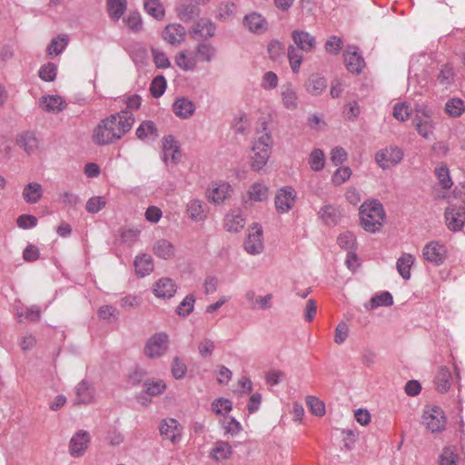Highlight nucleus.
Wrapping results in <instances>:
<instances>
[{"instance_id":"f257e3e1","label":"nucleus","mask_w":465,"mask_h":465,"mask_svg":"<svg viewBox=\"0 0 465 465\" xmlns=\"http://www.w3.org/2000/svg\"><path fill=\"white\" fill-rule=\"evenodd\" d=\"M134 124V114L121 111L103 119L94 128L93 141L98 145L113 143L128 133Z\"/></svg>"},{"instance_id":"f03ea898","label":"nucleus","mask_w":465,"mask_h":465,"mask_svg":"<svg viewBox=\"0 0 465 465\" xmlns=\"http://www.w3.org/2000/svg\"><path fill=\"white\" fill-rule=\"evenodd\" d=\"M437 66L432 54L422 53L412 56L409 67V86L426 87Z\"/></svg>"},{"instance_id":"7ed1b4c3","label":"nucleus","mask_w":465,"mask_h":465,"mask_svg":"<svg viewBox=\"0 0 465 465\" xmlns=\"http://www.w3.org/2000/svg\"><path fill=\"white\" fill-rule=\"evenodd\" d=\"M273 141L271 131L262 125L254 134L252 143L251 167L253 171H261L268 163Z\"/></svg>"},{"instance_id":"20e7f679","label":"nucleus","mask_w":465,"mask_h":465,"mask_svg":"<svg viewBox=\"0 0 465 465\" xmlns=\"http://www.w3.org/2000/svg\"><path fill=\"white\" fill-rule=\"evenodd\" d=\"M361 227L369 232L381 230L385 221V211L382 204L376 199L365 201L359 209Z\"/></svg>"},{"instance_id":"39448f33","label":"nucleus","mask_w":465,"mask_h":465,"mask_svg":"<svg viewBox=\"0 0 465 465\" xmlns=\"http://www.w3.org/2000/svg\"><path fill=\"white\" fill-rule=\"evenodd\" d=\"M454 196L462 203V206L450 204L445 210V220L450 231L457 232L465 225V183L457 186L454 190Z\"/></svg>"},{"instance_id":"423d86ee","label":"nucleus","mask_w":465,"mask_h":465,"mask_svg":"<svg viewBox=\"0 0 465 465\" xmlns=\"http://www.w3.org/2000/svg\"><path fill=\"white\" fill-rule=\"evenodd\" d=\"M412 123L418 134L425 139L433 136L435 122L431 109L426 106H418Z\"/></svg>"},{"instance_id":"0eeeda50","label":"nucleus","mask_w":465,"mask_h":465,"mask_svg":"<svg viewBox=\"0 0 465 465\" xmlns=\"http://www.w3.org/2000/svg\"><path fill=\"white\" fill-rule=\"evenodd\" d=\"M169 336L165 332H157L146 341L143 352L150 359L162 357L168 350Z\"/></svg>"},{"instance_id":"6e6552de","label":"nucleus","mask_w":465,"mask_h":465,"mask_svg":"<svg viewBox=\"0 0 465 465\" xmlns=\"http://www.w3.org/2000/svg\"><path fill=\"white\" fill-rule=\"evenodd\" d=\"M422 422L431 432H440L445 429L446 418L438 406H427L422 414Z\"/></svg>"},{"instance_id":"1a4fd4ad","label":"nucleus","mask_w":465,"mask_h":465,"mask_svg":"<svg viewBox=\"0 0 465 465\" xmlns=\"http://www.w3.org/2000/svg\"><path fill=\"white\" fill-rule=\"evenodd\" d=\"M244 250L251 255H258L263 252V231L260 224L253 223L249 228L244 241Z\"/></svg>"},{"instance_id":"9d476101","label":"nucleus","mask_w":465,"mask_h":465,"mask_svg":"<svg viewBox=\"0 0 465 465\" xmlns=\"http://www.w3.org/2000/svg\"><path fill=\"white\" fill-rule=\"evenodd\" d=\"M422 257L434 266H440L447 258V248L438 241L430 242L422 249Z\"/></svg>"},{"instance_id":"9b49d317","label":"nucleus","mask_w":465,"mask_h":465,"mask_svg":"<svg viewBox=\"0 0 465 465\" xmlns=\"http://www.w3.org/2000/svg\"><path fill=\"white\" fill-rule=\"evenodd\" d=\"M403 158V152L398 146H390L378 151L375 154L376 163L383 170L391 165L399 164Z\"/></svg>"},{"instance_id":"f8f14e48","label":"nucleus","mask_w":465,"mask_h":465,"mask_svg":"<svg viewBox=\"0 0 465 465\" xmlns=\"http://www.w3.org/2000/svg\"><path fill=\"white\" fill-rule=\"evenodd\" d=\"M297 193L292 186L279 189L274 198L276 211L279 213H288L294 205Z\"/></svg>"},{"instance_id":"ddd939ff","label":"nucleus","mask_w":465,"mask_h":465,"mask_svg":"<svg viewBox=\"0 0 465 465\" xmlns=\"http://www.w3.org/2000/svg\"><path fill=\"white\" fill-rule=\"evenodd\" d=\"M91 441V435L88 431L80 430L75 432L68 446L69 454L74 458L84 456Z\"/></svg>"},{"instance_id":"4468645a","label":"nucleus","mask_w":465,"mask_h":465,"mask_svg":"<svg viewBox=\"0 0 465 465\" xmlns=\"http://www.w3.org/2000/svg\"><path fill=\"white\" fill-rule=\"evenodd\" d=\"M160 433L165 440H169L172 443H178L182 439L183 427L173 418L164 419L159 426Z\"/></svg>"},{"instance_id":"2eb2a0df","label":"nucleus","mask_w":465,"mask_h":465,"mask_svg":"<svg viewBox=\"0 0 465 465\" xmlns=\"http://www.w3.org/2000/svg\"><path fill=\"white\" fill-rule=\"evenodd\" d=\"M242 24L252 34L262 35L268 31L269 24L266 18L260 13L252 12L246 15Z\"/></svg>"},{"instance_id":"dca6fc26","label":"nucleus","mask_w":465,"mask_h":465,"mask_svg":"<svg viewBox=\"0 0 465 465\" xmlns=\"http://www.w3.org/2000/svg\"><path fill=\"white\" fill-rule=\"evenodd\" d=\"M292 39L294 47L304 53H312L316 47V38L305 30L296 29L292 32Z\"/></svg>"},{"instance_id":"f3484780","label":"nucleus","mask_w":465,"mask_h":465,"mask_svg":"<svg viewBox=\"0 0 465 465\" xmlns=\"http://www.w3.org/2000/svg\"><path fill=\"white\" fill-rule=\"evenodd\" d=\"M346 68L352 74H360L365 62L362 56L358 53V48L355 46H349L343 54Z\"/></svg>"},{"instance_id":"a211bd4d","label":"nucleus","mask_w":465,"mask_h":465,"mask_svg":"<svg viewBox=\"0 0 465 465\" xmlns=\"http://www.w3.org/2000/svg\"><path fill=\"white\" fill-rule=\"evenodd\" d=\"M181 157L179 145L173 136H165L163 140V161L166 163H176Z\"/></svg>"},{"instance_id":"6ab92c4d","label":"nucleus","mask_w":465,"mask_h":465,"mask_svg":"<svg viewBox=\"0 0 465 465\" xmlns=\"http://www.w3.org/2000/svg\"><path fill=\"white\" fill-rule=\"evenodd\" d=\"M186 213L193 222H203L208 213V207L203 200L192 198L186 203Z\"/></svg>"},{"instance_id":"aec40b11","label":"nucleus","mask_w":465,"mask_h":465,"mask_svg":"<svg viewBox=\"0 0 465 465\" xmlns=\"http://www.w3.org/2000/svg\"><path fill=\"white\" fill-rule=\"evenodd\" d=\"M216 32L215 25L207 18L199 19L192 28L193 38L207 39L214 36Z\"/></svg>"},{"instance_id":"412c9836","label":"nucleus","mask_w":465,"mask_h":465,"mask_svg":"<svg viewBox=\"0 0 465 465\" xmlns=\"http://www.w3.org/2000/svg\"><path fill=\"white\" fill-rule=\"evenodd\" d=\"M282 104L284 108L294 111L298 108L299 98L295 87L291 83H286L281 86L280 92Z\"/></svg>"},{"instance_id":"4be33fe9","label":"nucleus","mask_w":465,"mask_h":465,"mask_svg":"<svg viewBox=\"0 0 465 465\" xmlns=\"http://www.w3.org/2000/svg\"><path fill=\"white\" fill-rule=\"evenodd\" d=\"M197 63H211L217 55V48L209 42L198 43L193 50Z\"/></svg>"},{"instance_id":"5701e85b","label":"nucleus","mask_w":465,"mask_h":465,"mask_svg":"<svg viewBox=\"0 0 465 465\" xmlns=\"http://www.w3.org/2000/svg\"><path fill=\"white\" fill-rule=\"evenodd\" d=\"M232 187L227 183H213L208 191L207 197L210 202L220 204L230 196Z\"/></svg>"},{"instance_id":"b1692460","label":"nucleus","mask_w":465,"mask_h":465,"mask_svg":"<svg viewBox=\"0 0 465 465\" xmlns=\"http://www.w3.org/2000/svg\"><path fill=\"white\" fill-rule=\"evenodd\" d=\"M177 290L176 284L170 278H161L153 285V292L158 298L170 299Z\"/></svg>"},{"instance_id":"393cba45","label":"nucleus","mask_w":465,"mask_h":465,"mask_svg":"<svg viewBox=\"0 0 465 465\" xmlns=\"http://www.w3.org/2000/svg\"><path fill=\"white\" fill-rule=\"evenodd\" d=\"M185 35L186 30L180 24L168 25L163 32V39L173 45L183 42Z\"/></svg>"},{"instance_id":"a878e982","label":"nucleus","mask_w":465,"mask_h":465,"mask_svg":"<svg viewBox=\"0 0 465 465\" xmlns=\"http://www.w3.org/2000/svg\"><path fill=\"white\" fill-rule=\"evenodd\" d=\"M173 111L179 118L188 119L194 114L195 105L189 98L181 96L175 99Z\"/></svg>"},{"instance_id":"bb28decb","label":"nucleus","mask_w":465,"mask_h":465,"mask_svg":"<svg viewBox=\"0 0 465 465\" xmlns=\"http://www.w3.org/2000/svg\"><path fill=\"white\" fill-rule=\"evenodd\" d=\"M75 396L74 399V403L80 405V404H89L94 400V390L91 386V384L85 381H81L76 386H75Z\"/></svg>"},{"instance_id":"cd10ccee","label":"nucleus","mask_w":465,"mask_h":465,"mask_svg":"<svg viewBox=\"0 0 465 465\" xmlns=\"http://www.w3.org/2000/svg\"><path fill=\"white\" fill-rule=\"evenodd\" d=\"M40 107L50 114H58L65 108V101L59 95H45L39 101Z\"/></svg>"},{"instance_id":"c85d7f7f","label":"nucleus","mask_w":465,"mask_h":465,"mask_svg":"<svg viewBox=\"0 0 465 465\" xmlns=\"http://www.w3.org/2000/svg\"><path fill=\"white\" fill-rule=\"evenodd\" d=\"M246 218L241 210L228 213L224 218V228L228 232H237L245 225Z\"/></svg>"},{"instance_id":"c756f323","label":"nucleus","mask_w":465,"mask_h":465,"mask_svg":"<svg viewBox=\"0 0 465 465\" xmlns=\"http://www.w3.org/2000/svg\"><path fill=\"white\" fill-rule=\"evenodd\" d=\"M175 64L183 72H193L197 68V61L194 53L181 51L174 57Z\"/></svg>"},{"instance_id":"7c9ffc66","label":"nucleus","mask_w":465,"mask_h":465,"mask_svg":"<svg viewBox=\"0 0 465 465\" xmlns=\"http://www.w3.org/2000/svg\"><path fill=\"white\" fill-rule=\"evenodd\" d=\"M176 13L180 20L186 23L198 16L200 10L192 1L184 0L177 6Z\"/></svg>"},{"instance_id":"2f4dec72","label":"nucleus","mask_w":465,"mask_h":465,"mask_svg":"<svg viewBox=\"0 0 465 465\" xmlns=\"http://www.w3.org/2000/svg\"><path fill=\"white\" fill-rule=\"evenodd\" d=\"M245 299L252 309L266 310L272 307V294L268 293L265 296H256L254 291L251 290L245 293Z\"/></svg>"},{"instance_id":"473e14b6","label":"nucleus","mask_w":465,"mask_h":465,"mask_svg":"<svg viewBox=\"0 0 465 465\" xmlns=\"http://www.w3.org/2000/svg\"><path fill=\"white\" fill-rule=\"evenodd\" d=\"M232 454V448L223 440H218L210 450V457L215 461L228 460Z\"/></svg>"},{"instance_id":"72a5a7b5","label":"nucleus","mask_w":465,"mask_h":465,"mask_svg":"<svg viewBox=\"0 0 465 465\" xmlns=\"http://www.w3.org/2000/svg\"><path fill=\"white\" fill-rule=\"evenodd\" d=\"M136 135L143 142H151L158 137V131L153 122L144 121L136 129Z\"/></svg>"},{"instance_id":"f704fd0d","label":"nucleus","mask_w":465,"mask_h":465,"mask_svg":"<svg viewBox=\"0 0 465 465\" xmlns=\"http://www.w3.org/2000/svg\"><path fill=\"white\" fill-rule=\"evenodd\" d=\"M153 253L161 259L168 260L174 256V246L165 239L157 240L153 246Z\"/></svg>"},{"instance_id":"c9c22d12","label":"nucleus","mask_w":465,"mask_h":465,"mask_svg":"<svg viewBox=\"0 0 465 465\" xmlns=\"http://www.w3.org/2000/svg\"><path fill=\"white\" fill-rule=\"evenodd\" d=\"M135 272L140 277L149 275L153 271V262L150 255L142 254L135 257Z\"/></svg>"},{"instance_id":"e433bc0d","label":"nucleus","mask_w":465,"mask_h":465,"mask_svg":"<svg viewBox=\"0 0 465 465\" xmlns=\"http://www.w3.org/2000/svg\"><path fill=\"white\" fill-rule=\"evenodd\" d=\"M414 262L415 257L411 253H403L400 258H398L396 268L399 274L404 280H409L411 278V268Z\"/></svg>"},{"instance_id":"4c0bfd02","label":"nucleus","mask_w":465,"mask_h":465,"mask_svg":"<svg viewBox=\"0 0 465 465\" xmlns=\"http://www.w3.org/2000/svg\"><path fill=\"white\" fill-rule=\"evenodd\" d=\"M320 218L328 225H335L341 219L340 210L333 205L322 206L319 213Z\"/></svg>"},{"instance_id":"58836bf2","label":"nucleus","mask_w":465,"mask_h":465,"mask_svg":"<svg viewBox=\"0 0 465 465\" xmlns=\"http://www.w3.org/2000/svg\"><path fill=\"white\" fill-rule=\"evenodd\" d=\"M248 195L253 202L266 201L269 197V187L262 182H256L250 187Z\"/></svg>"},{"instance_id":"ea45409f","label":"nucleus","mask_w":465,"mask_h":465,"mask_svg":"<svg viewBox=\"0 0 465 465\" xmlns=\"http://www.w3.org/2000/svg\"><path fill=\"white\" fill-rule=\"evenodd\" d=\"M17 143L27 153H33L38 148V140L34 133L25 132L17 138Z\"/></svg>"},{"instance_id":"a19ab883","label":"nucleus","mask_w":465,"mask_h":465,"mask_svg":"<svg viewBox=\"0 0 465 465\" xmlns=\"http://www.w3.org/2000/svg\"><path fill=\"white\" fill-rule=\"evenodd\" d=\"M43 195V187L38 183H29L23 190V197L28 203H36Z\"/></svg>"},{"instance_id":"79ce46f5","label":"nucleus","mask_w":465,"mask_h":465,"mask_svg":"<svg viewBox=\"0 0 465 465\" xmlns=\"http://www.w3.org/2000/svg\"><path fill=\"white\" fill-rule=\"evenodd\" d=\"M393 303V297L389 292H382L371 297L368 303L364 304L366 310L371 311L381 306H391Z\"/></svg>"},{"instance_id":"37998d69","label":"nucleus","mask_w":465,"mask_h":465,"mask_svg":"<svg viewBox=\"0 0 465 465\" xmlns=\"http://www.w3.org/2000/svg\"><path fill=\"white\" fill-rule=\"evenodd\" d=\"M326 163V158L323 151L319 148L313 149L309 157H308V164L312 171L321 172L324 169Z\"/></svg>"},{"instance_id":"c03bdc74","label":"nucleus","mask_w":465,"mask_h":465,"mask_svg":"<svg viewBox=\"0 0 465 465\" xmlns=\"http://www.w3.org/2000/svg\"><path fill=\"white\" fill-rule=\"evenodd\" d=\"M303 51L294 47V45H289L287 49V56L289 64L292 73L297 74L300 71L301 64L303 62Z\"/></svg>"},{"instance_id":"a18cd8bd","label":"nucleus","mask_w":465,"mask_h":465,"mask_svg":"<svg viewBox=\"0 0 465 465\" xmlns=\"http://www.w3.org/2000/svg\"><path fill=\"white\" fill-rule=\"evenodd\" d=\"M68 45V37L65 35H58L52 39L47 45L46 53L49 56L61 54Z\"/></svg>"},{"instance_id":"49530a36","label":"nucleus","mask_w":465,"mask_h":465,"mask_svg":"<svg viewBox=\"0 0 465 465\" xmlns=\"http://www.w3.org/2000/svg\"><path fill=\"white\" fill-rule=\"evenodd\" d=\"M127 7V0H107V12L114 21H118Z\"/></svg>"},{"instance_id":"de8ad7c7","label":"nucleus","mask_w":465,"mask_h":465,"mask_svg":"<svg viewBox=\"0 0 465 465\" xmlns=\"http://www.w3.org/2000/svg\"><path fill=\"white\" fill-rule=\"evenodd\" d=\"M143 8L149 15L156 20H162L164 17V7L160 0H143Z\"/></svg>"},{"instance_id":"09e8293b","label":"nucleus","mask_w":465,"mask_h":465,"mask_svg":"<svg viewBox=\"0 0 465 465\" xmlns=\"http://www.w3.org/2000/svg\"><path fill=\"white\" fill-rule=\"evenodd\" d=\"M327 87V80L319 75H312L306 84V90L312 95L321 94Z\"/></svg>"},{"instance_id":"8fccbe9b","label":"nucleus","mask_w":465,"mask_h":465,"mask_svg":"<svg viewBox=\"0 0 465 465\" xmlns=\"http://www.w3.org/2000/svg\"><path fill=\"white\" fill-rule=\"evenodd\" d=\"M451 374L448 368L441 367L435 377L437 390L440 392H446L450 388Z\"/></svg>"},{"instance_id":"3c124183","label":"nucleus","mask_w":465,"mask_h":465,"mask_svg":"<svg viewBox=\"0 0 465 465\" xmlns=\"http://www.w3.org/2000/svg\"><path fill=\"white\" fill-rule=\"evenodd\" d=\"M145 392L150 396H157L162 394L165 389L166 384L163 380L160 379H149L143 383Z\"/></svg>"},{"instance_id":"603ef678","label":"nucleus","mask_w":465,"mask_h":465,"mask_svg":"<svg viewBox=\"0 0 465 465\" xmlns=\"http://www.w3.org/2000/svg\"><path fill=\"white\" fill-rule=\"evenodd\" d=\"M195 297L193 294H187L176 308V313L180 317H187L194 309Z\"/></svg>"},{"instance_id":"864d4df0","label":"nucleus","mask_w":465,"mask_h":465,"mask_svg":"<svg viewBox=\"0 0 465 465\" xmlns=\"http://www.w3.org/2000/svg\"><path fill=\"white\" fill-rule=\"evenodd\" d=\"M445 111L451 117H459L465 111L464 102L460 98H451L445 104Z\"/></svg>"},{"instance_id":"5fc2aeb1","label":"nucleus","mask_w":465,"mask_h":465,"mask_svg":"<svg viewBox=\"0 0 465 465\" xmlns=\"http://www.w3.org/2000/svg\"><path fill=\"white\" fill-rule=\"evenodd\" d=\"M166 87H167V82H166V79L164 78V76L157 75L156 77H154L153 79V81L151 83V85H150L151 94L154 98H159L164 94Z\"/></svg>"},{"instance_id":"6e6d98bb","label":"nucleus","mask_w":465,"mask_h":465,"mask_svg":"<svg viewBox=\"0 0 465 465\" xmlns=\"http://www.w3.org/2000/svg\"><path fill=\"white\" fill-rule=\"evenodd\" d=\"M339 246L346 251H355L356 237L351 232H344L338 236Z\"/></svg>"},{"instance_id":"4d7b16f0","label":"nucleus","mask_w":465,"mask_h":465,"mask_svg":"<svg viewBox=\"0 0 465 465\" xmlns=\"http://www.w3.org/2000/svg\"><path fill=\"white\" fill-rule=\"evenodd\" d=\"M15 316L19 322H23L24 318L30 322H35L40 319V310L36 305H33L25 309V312L20 311L18 308L15 310Z\"/></svg>"},{"instance_id":"13d9d810","label":"nucleus","mask_w":465,"mask_h":465,"mask_svg":"<svg viewBox=\"0 0 465 465\" xmlns=\"http://www.w3.org/2000/svg\"><path fill=\"white\" fill-rule=\"evenodd\" d=\"M437 79L442 85L448 86L451 84L454 81V71L452 65L450 64L442 65Z\"/></svg>"},{"instance_id":"bf43d9fd","label":"nucleus","mask_w":465,"mask_h":465,"mask_svg":"<svg viewBox=\"0 0 465 465\" xmlns=\"http://www.w3.org/2000/svg\"><path fill=\"white\" fill-rule=\"evenodd\" d=\"M436 177L444 189H450L453 183L450 175V171L446 165H440L435 169Z\"/></svg>"},{"instance_id":"052dcab7","label":"nucleus","mask_w":465,"mask_h":465,"mask_svg":"<svg viewBox=\"0 0 465 465\" xmlns=\"http://www.w3.org/2000/svg\"><path fill=\"white\" fill-rule=\"evenodd\" d=\"M38 74L43 81L52 82L56 78L57 66L54 63H47L40 67Z\"/></svg>"},{"instance_id":"680f3d73","label":"nucleus","mask_w":465,"mask_h":465,"mask_svg":"<svg viewBox=\"0 0 465 465\" xmlns=\"http://www.w3.org/2000/svg\"><path fill=\"white\" fill-rule=\"evenodd\" d=\"M106 205V200L103 196H93L85 204L86 212L89 213H97Z\"/></svg>"},{"instance_id":"e2e57ef3","label":"nucleus","mask_w":465,"mask_h":465,"mask_svg":"<svg viewBox=\"0 0 465 465\" xmlns=\"http://www.w3.org/2000/svg\"><path fill=\"white\" fill-rule=\"evenodd\" d=\"M412 112L411 105L407 103H398L393 108V116L401 122L409 119Z\"/></svg>"},{"instance_id":"0e129e2a","label":"nucleus","mask_w":465,"mask_h":465,"mask_svg":"<svg viewBox=\"0 0 465 465\" xmlns=\"http://www.w3.org/2000/svg\"><path fill=\"white\" fill-rule=\"evenodd\" d=\"M124 23L130 30L135 33L140 32L143 28V20L138 12L130 13L126 18H124Z\"/></svg>"},{"instance_id":"69168bd1","label":"nucleus","mask_w":465,"mask_h":465,"mask_svg":"<svg viewBox=\"0 0 465 465\" xmlns=\"http://www.w3.org/2000/svg\"><path fill=\"white\" fill-rule=\"evenodd\" d=\"M306 403L311 411L316 416H322L325 413V405L322 401L315 396H308Z\"/></svg>"},{"instance_id":"338daca9","label":"nucleus","mask_w":465,"mask_h":465,"mask_svg":"<svg viewBox=\"0 0 465 465\" xmlns=\"http://www.w3.org/2000/svg\"><path fill=\"white\" fill-rule=\"evenodd\" d=\"M232 408V401L225 398L216 399L212 403V409L216 414H221V415L226 414L229 411H231Z\"/></svg>"},{"instance_id":"774afa93","label":"nucleus","mask_w":465,"mask_h":465,"mask_svg":"<svg viewBox=\"0 0 465 465\" xmlns=\"http://www.w3.org/2000/svg\"><path fill=\"white\" fill-rule=\"evenodd\" d=\"M458 456L452 447L444 448L439 460V465H457Z\"/></svg>"}]
</instances>
